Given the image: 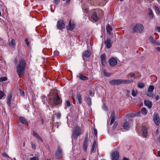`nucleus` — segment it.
<instances>
[{
  "instance_id": "f257e3e1",
  "label": "nucleus",
  "mask_w": 160,
  "mask_h": 160,
  "mask_svg": "<svg viewBox=\"0 0 160 160\" xmlns=\"http://www.w3.org/2000/svg\"><path fill=\"white\" fill-rule=\"evenodd\" d=\"M26 65V63L25 60L22 59L17 66V72L19 78H21L22 75L24 73Z\"/></svg>"
},
{
  "instance_id": "f03ea898",
  "label": "nucleus",
  "mask_w": 160,
  "mask_h": 160,
  "mask_svg": "<svg viewBox=\"0 0 160 160\" xmlns=\"http://www.w3.org/2000/svg\"><path fill=\"white\" fill-rule=\"evenodd\" d=\"M81 133V128L79 126L76 127L72 135V138L74 140L77 139L78 136Z\"/></svg>"
},
{
  "instance_id": "7ed1b4c3",
  "label": "nucleus",
  "mask_w": 160,
  "mask_h": 160,
  "mask_svg": "<svg viewBox=\"0 0 160 160\" xmlns=\"http://www.w3.org/2000/svg\"><path fill=\"white\" fill-rule=\"evenodd\" d=\"M144 29L142 24L140 23L137 24L134 27L133 30L135 32H141Z\"/></svg>"
},
{
  "instance_id": "20e7f679",
  "label": "nucleus",
  "mask_w": 160,
  "mask_h": 160,
  "mask_svg": "<svg viewBox=\"0 0 160 160\" xmlns=\"http://www.w3.org/2000/svg\"><path fill=\"white\" fill-rule=\"evenodd\" d=\"M132 121L131 119H129L128 121L125 122L123 124V128L126 130H128L132 124Z\"/></svg>"
},
{
  "instance_id": "39448f33",
  "label": "nucleus",
  "mask_w": 160,
  "mask_h": 160,
  "mask_svg": "<svg viewBox=\"0 0 160 160\" xmlns=\"http://www.w3.org/2000/svg\"><path fill=\"white\" fill-rule=\"evenodd\" d=\"M57 26L58 29L61 30L64 28L65 24L63 21L62 20L60 19L58 22Z\"/></svg>"
},
{
  "instance_id": "423d86ee",
  "label": "nucleus",
  "mask_w": 160,
  "mask_h": 160,
  "mask_svg": "<svg viewBox=\"0 0 160 160\" xmlns=\"http://www.w3.org/2000/svg\"><path fill=\"white\" fill-rule=\"evenodd\" d=\"M112 160H118L119 157V153L117 151L112 152L111 154Z\"/></svg>"
},
{
  "instance_id": "0eeeda50",
  "label": "nucleus",
  "mask_w": 160,
  "mask_h": 160,
  "mask_svg": "<svg viewBox=\"0 0 160 160\" xmlns=\"http://www.w3.org/2000/svg\"><path fill=\"white\" fill-rule=\"evenodd\" d=\"M153 120L156 125H158L160 123V118L158 114L155 112L153 115Z\"/></svg>"
},
{
  "instance_id": "6e6552de",
  "label": "nucleus",
  "mask_w": 160,
  "mask_h": 160,
  "mask_svg": "<svg viewBox=\"0 0 160 160\" xmlns=\"http://www.w3.org/2000/svg\"><path fill=\"white\" fill-rule=\"evenodd\" d=\"M109 62V65L111 67H114L117 64V61L116 59L114 58L110 59Z\"/></svg>"
},
{
  "instance_id": "1a4fd4ad",
  "label": "nucleus",
  "mask_w": 160,
  "mask_h": 160,
  "mask_svg": "<svg viewBox=\"0 0 160 160\" xmlns=\"http://www.w3.org/2000/svg\"><path fill=\"white\" fill-rule=\"evenodd\" d=\"M75 26V25L74 22L70 20L68 25L67 26V28L68 30L72 31L74 28Z\"/></svg>"
},
{
  "instance_id": "9d476101",
  "label": "nucleus",
  "mask_w": 160,
  "mask_h": 160,
  "mask_svg": "<svg viewBox=\"0 0 160 160\" xmlns=\"http://www.w3.org/2000/svg\"><path fill=\"white\" fill-rule=\"evenodd\" d=\"M110 84L112 85H117L121 84V79H113L110 82Z\"/></svg>"
},
{
  "instance_id": "9b49d317",
  "label": "nucleus",
  "mask_w": 160,
  "mask_h": 160,
  "mask_svg": "<svg viewBox=\"0 0 160 160\" xmlns=\"http://www.w3.org/2000/svg\"><path fill=\"white\" fill-rule=\"evenodd\" d=\"M55 156L57 158H61L62 157V151L59 147H58L55 153Z\"/></svg>"
},
{
  "instance_id": "f8f14e48",
  "label": "nucleus",
  "mask_w": 160,
  "mask_h": 160,
  "mask_svg": "<svg viewBox=\"0 0 160 160\" xmlns=\"http://www.w3.org/2000/svg\"><path fill=\"white\" fill-rule=\"evenodd\" d=\"M60 101V98H59L58 94H56L54 96L53 98V103L55 105H57L58 104Z\"/></svg>"
},
{
  "instance_id": "ddd939ff",
  "label": "nucleus",
  "mask_w": 160,
  "mask_h": 160,
  "mask_svg": "<svg viewBox=\"0 0 160 160\" xmlns=\"http://www.w3.org/2000/svg\"><path fill=\"white\" fill-rule=\"evenodd\" d=\"M144 104L147 106L148 108L150 109L152 107V102L148 100H145L144 102Z\"/></svg>"
},
{
  "instance_id": "4468645a",
  "label": "nucleus",
  "mask_w": 160,
  "mask_h": 160,
  "mask_svg": "<svg viewBox=\"0 0 160 160\" xmlns=\"http://www.w3.org/2000/svg\"><path fill=\"white\" fill-rule=\"evenodd\" d=\"M142 135L144 138H146L147 135V128L146 127H142Z\"/></svg>"
},
{
  "instance_id": "2eb2a0df",
  "label": "nucleus",
  "mask_w": 160,
  "mask_h": 160,
  "mask_svg": "<svg viewBox=\"0 0 160 160\" xmlns=\"http://www.w3.org/2000/svg\"><path fill=\"white\" fill-rule=\"evenodd\" d=\"M133 81L132 79H121L122 84H128L132 83Z\"/></svg>"
},
{
  "instance_id": "dca6fc26",
  "label": "nucleus",
  "mask_w": 160,
  "mask_h": 160,
  "mask_svg": "<svg viewBox=\"0 0 160 160\" xmlns=\"http://www.w3.org/2000/svg\"><path fill=\"white\" fill-rule=\"evenodd\" d=\"M12 98V95L11 94L8 95L7 98V103L9 106H11Z\"/></svg>"
},
{
  "instance_id": "f3484780",
  "label": "nucleus",
  "mask_w": 160,
  "mask_h": 160,
  "mask_svg": "<svg viewBox=\"0 0 160 160\" xmlns=\"http://www.w3.org/2000/svg\"><path fill=\"white\" fill-rule=\"evenodd\" d=\"M92 18L95 21H97L99 18V17L97 16L96 12H94L91 16Z\"/></svg>"
},
{
  "instance_id": "a211bd4d",
  "label": "nucleus",
  "mask_w": 160,
  "mask_h": 160,
  "mask_svg": "<svg viewBox=\"0 0 160 160\" xmlns=\"http://www.w3.org/2000/svg\"><path fill=\"white\" fill-rule=\"evenodd\" d=\"M110 42V40L109 39H107V40L105 42V44L107 48H109L111 47V44Z\"/></svg>"
},
{
  "instance_id": "6ab92c4d",
  "label": "nucleus",
  "mask_w": 160,
  "mask_h": 160,
  "mask_svg": "<svg viewBox=\"0 0 160 160\" xmlns=\"http://www.w3.org/2000/svg\"><path fill=\"white\" fill-rule=\"evenodd\" d=\"M96 147V141H95L93 143L91 150V153H92L95 152Z\"/></svg>"
},
{
  "instance_id": "aec40b11",
  "label": "nucleus",
  "mask_w": 160,
  "mask_h": 160,
  "mask_svg": "<svg viewBox=\"0 0 160 160\" xmlns=\"http://www.w3.org/2000/svg\"><path fill=\"white\" fill-rule=\"evenodd\" d=\"M90 52L89 51L87 50L83 52V58H84V57H88L90 56Z\"/></svg>"
},
{
  "instance_id": "412c9836",
  "label": "nucleus",
  "mask_w": 160,
  "mask_h": 160,
  "mask_svg": "<svg viewBox=\"0 0 160 160\" xmlns=\"http://www.w3.org/2000/svg\"><path fill=\"white\" fill-rule=\"evenodd\" d=\"M19 120L21 123L24 124H26V120L25 118L22 117H19Z\"/></svg>"
},
{
  "instance_id": "4be33fe9",
  "label": "nucleus",
  "mask_w": 160,
  "mask_h": 160,
  "mask_svg": "<svg viewBox=\"0 0 160 160\" xmlns=\"http://www.w3.org/2000/svg\"><path fill=\"white\" fill-rule=\"evenodd\" d=\"M33 135L36 138L39 139L42 142H43V140L42 138L40 137L39 135L35 131L33 132Z\"/></svg>"
},
{
  "instance_id": "5701e85b",
  "label": "nucleus",
  "mask_w": 160,
  "mask_h": 160,
  "mask_svg": "<svg viewBox=\"0 0 160 160\" xmlns=\"http://www.w3.org/2000/svg\"><path fill=\"white\" fill-rule=\"evenodd\" d=\"M111 121L110 125H112L115 121V114L114 113H112L111 116Z\"/></svg>"
},
{
  "instance_id": "b1692460",
  "label": "nucleus",
  "mask_w": 160,
  "mask_h": 160,
  "mask_svg": "<svg viewBox=\"0 0 160 160\" xmlns=\"http://www.w3.org/2000/svg\"><path fill=\"white\" fill-rule=\"evenodd\" d=\"M79 78L80 79L83 80H86L88 79V77L85 76L82 74H79Z\"/></svg>"
},
{
  "instance_id": "393cba45",
  "label": "nucleus",
  "mask_w": 160,
  "mask_h": 160,
  "mask_svg": "<svg viewBox=\"0 0 160 160\" xmlns=\"http://www.w3.org/2000/svg\"><path fill=\"white\" fill-rule=\"evenodd\" d=\"M112 28L110 27L109 25L108 24L106 26V30L107 32L109 34H110L111 31H112Z\"/></svg>"
},
{
  "instance_id": "a878e982",
  "label": "nucleus",
  "mask_w": 160,
  "mask_h": 160,
  "mask_svg": "<svg viewBox=\"0 0 160 160\" xmlns=\"http://www.w3.org/2000/svg\"><path fill=\"white\" fill-rule=\"evenodd\" d=\"M76 98L78 100L79 104H80L82 102V98L81 94L80 93L77 94Z\"/></svg>"
},
{
  "instance_id": "bb28decb",
  "label": "nucleus",
  "mask_w": 160,
  "mask_h": 160,
  "mask_svg": "<svg viewBox=\"0 0 160 160\" xmlns=\"http://www.w3.org/2000/svg\"><path fill=\"white\" fill-rule=\"evenodd\" d=\"M141 112L143 115H145L147 113V111L145 108H142L141 110Z\"/></svg>"
},
{
  "instance_id": "cd10ccee",
  "label": "nucleus",
  "mask_w": 160,
  "mask_h": 160,
  "mask_svg": "<svg viewBox=\"0 0 160 160\" xmlns=\"http://www.w3.org/2000/svg\"><path fill=\"white\" fill-rule=\"evenodd\" d=\"M148 14L149 17L151 18H152L153 17V13L152 10L150 8L148 9Z\"/></svg>"
},
{
  "instance_id": "c85d7f7f",
  "label": "nucleus",
  "mask_w": 160,
  "mask_h": 160,
  "mask_svg": "<svg viewBox=\"0 0 160 160\" xmlns=\"http://www.w3.org/2000/svg\"><path fill=\"white\" fill-rule=\"evenodd\" d=\"M104 75L107 77H108L111 75V74L108 72H107L106 70H104L103 72Z\"/></svg>"
},
{
  "instance_id": "c756f323",
  "label": "nucleus",
  "mask_w": 160,
  "mask_h": 160,
  "mask_svg": "<svg viewBox=\"0 0 160 160\" xmlns=\"http://www.w3.org/2000/svg\"><path fill=\"white\" fill-rule=\"evenodd\" d=\"M86 102L88 105H91L92 104L91 99L89 97L87 98Z\"/></svg>"
},
{
  "instance_id": "7c9ffc66",
  "label": "nucleus",
  "mask_w": 160,
  "mask_h": 160,
  "mask_svg": "<svg viewBox=\"0 0 160 160\" xmlns=\"http://www.w3.org/2000/svg\"><path fill=\"white\" fill-rule=\"evenodd\" d=\"M154 87L153 86L150 85L148 89V92H151L154 90Z\"/></svg>"
},
{
  "instance_id": "2f4dec72",
  "label": "nucleus",
  "mask_w": 160,
  "mask_h": 160,
  "mask_svg": "<svg viewBox=\"0 0 160 160\" xmlns=\"http://www.w3.org/2000/svg\"><path fill=\"white\" fill-rule=\"evenodd\" d=\"M9 44L10 45L12 46L13 47H14L16 45L15 40L13 39H12L11 42H9Z\"/></svg>"
},
{
  "instance_id": "473e14b6",
  "label": "nucleus",
  "mask_w": 160,
  "mask_h": 160,
  "mask_svg": "<svg viewBox=\"0 0 160 160\" xmlns=\"http://www.w3.org/2000/svg\"><path fill=\"white\" fill-rule=\"evenodd\" d=\"M88 143H83L82 148L84 151L86 152L87 151V148Z\"/></svg>"
},
{
  "instance_id": "72a5a7b5",
  "label": "nucleus",
  "mask_w": 160,
  "mask_h": 160,
  "mask_svg": "<svg viewBox=\"0 0 160 160\" xmlns=\"http://www.w3.org/2000/svg\"><path fill=\"white\" fill-rule=\"evenodd\" d=\"M145 86L144 84L142 82H139L138 84V87L139 88H142Z\"/></svg>"
},
{
  "instance_id": "f704fd0d",
  "label": "nucleus",
  "mask_w": 160,
  "mask_h": 160,
  "mask_svg": "<svg viewBox=\"0 0 160 160\" xmlns=\"http://www.w3.org/2000/svg\"><path fill=\"white\" fill-rule=\"evenodd\" d=\"M149 39L150 42L152 44L154 43V42L156 41L155 40H154V39L152 36H150L149 37Z\"/></svg>"
},
{
  "instance_id": "c9c22d12",
  "label": "nucleus",
  "mask_w": 160,
  "mask_h": 160,
  "mask_svg": "<svg viewBox=\"0 0 160 160\" xmlns=\"http://www.w3.org/2000/svg\"><path fill=\"white\" fill-rule=\"evenodd\" d=\"M7 80V78L6 77H3L0 78V82L5 81Z\"/></svg>"
},
{
  "instance_id": "e433bc0d",
  "label": "nucleus",
  "mask_w": 160,
  "mask_h": 160,
  "mask_svg": "<svg viewBox=\"0 0 160 160\" xmlns=\"http://www.w3.org/2000/svg\"><path fill=\"white\" fill-rule=\"evenodd\" d=\"M5 95L3 92L2 91H0V99H1Z\"/></svg>"
},
{
  "instance_id": "4c0bfd02",
  "label": "nucleus",
  "mask_w": 160,
  "mask_h": 160,
  "mask_svg": "<svg viewBox=\"0 0 160 160\" xmlns=\"http://www.w3.org/2000/svg\"><path fill=\"white\" fill-rule=\"evenodd\" d=\"M137 92L133 89L132 92V95L133 97H135L136 96Z\"/></svg>"
},
{
  "instance_id": "58836bf2",
  "label": "nucleus",
  "mask_w": 160,
  "mask_h": 160,
  "mask_svg": "<svg viewBox=\"0 0 160 160\" xmlns=\"http://www.w3.org/2000/svg\"><path fill=\"white\" fill-rule=\"evenodd\" d=\"M101 60H105L106 58V55L105 54H102L101 56Z\"/></svg>"
},
{
  "instance_id": "ea45409f",
  "label": "nucleus",
  "mask_w": 160,
  "mask_h": 160,
  "mask_svg": "<svg viewBox=\"0 0 160 160\" xmlns=\"http://www.w3.org/2000/svg\"><path fill=\"white\" fill-rule=\"evenodd\" d=\"M65 105L67 107H69L71 105L70 102L69 101H67L65 102Z\"/></svg>"
},
{
  "instance_id": "a19ab883",
  "label": "nucleus",
  "mask_w": 160,
  "mask_h": 160,
  "mask_svg": "<svg viewBox=\"0 0 160 160\" xmlns=\"http://www.w3.org/2000/svg\"><path fill=\"white\" fill-rule=\"evenodd\" d=\"M31 144L32 146V148L33 149H35L36 148V146L35 144L34 143L32 142H31Z\"/></svg>"
},
{
  "instance_id": "79ce46f5",
  "label": "nucleus",
  "mask_w": 160,
  "mask_h": 160,
  "mask_svg": "<svg viewBox=\"0 0 160 160\" xmlns=\"http://www.w3.org/2000/svg\"><path fill=\"white\" fill-rule=\"evenodd\" d=\"M54 55L55 56H57L59 55V52L58 51H55L54 52Z\"/></svg>"
},
{
  "instance_id": "37998d69",
  "label": "nucleus",
  "mask_w": 160,
  "mask_h": 160,
  "mask_svg": "<svg viewBox=\"0 0 160 160\" xmlns=\"http://www.w3.org/2000/svg\"><path fill=\"white\" fill-rule=\"evenodd\" d=\"M19 91H20V93L21 95L22 96H24V92L21 89H19Z\"/></svg>"
},
{
  "instance_id": "c03bdc74",
  "label": "nucleus",
  "mask_w": 160,
  "mask_h": 160,
  "mask_svg": "<svg viewBox=\"0 0 160 160\" xmlns=\"http://www.w3.org/2000/svg\"><path fill=\"white\" fill-rule=\"evenodd\" d=\"M88 135H86L85 138L84 140L83 143H88Z\"/></svg>"
},
{
  "instance_id": "a18cd8bd",
  "label": "nucleus",
  "mask_w": 160,
  "mask_h": 160,
  "mask_svg": "<svg viewBox=\"0 0 160 160\" xmlns=\"http://www.w3.org/2000/svg\"><path fill=\"white\" fill-rule=\"evenodd\" d=\"M29 160H38V157H34L31 158Z\"/></svg>"
},
{
  "instance_id": "49530a36",
  "label": "nucleus",
  "mask_w": 160,
  "mask_h": 160,
  "mask_svg": "<svg viewBox=\"0 0 160 160\" xmlns=\"http://www.w3.org/2000/svg\"><path fill=\"white\" fill-rule=\"evenodd\" d=\"M60 0H54V3L56 5H58L60 2Z\"/></svg>"
},
{
  "instance_id": "de8ad7c7",
  "label": "nucleus",
  "mask_w": 160,
  "mask_h": 160,
  "mask_svg": "<svg viewBox=\"0 0 160 160\" xmlns=\"http://www.w3.org/2000/svg\"><path fill=\"white\" fill-rule=\"evenodd\" d=\"M102 109L105 111H106L107 110V107H106L105 104H103L102 106Z\"/></svg>"
},
{
  "instance_id": "09e8293b",
  "label": "nucleus",
  "mask_w": 160,
  "mask_h": 160,
  "mask_svg": "<svg viewBox=\"0 0 160 160\" xmlns=\"http://www.w3.org/2000/svg\"><path fill=\"white\" fill-rule=\"evenodd\" d=\"M147 95L150 97H152V94L151 93V92H149L147 93Z\"/></svg>"
},
{
  "instance_id": "8fccbe9b",
  "label": "nucleus",
  "mask_w": 160,
  "mask_h": 160,
  "mask_svg": "<svg viewBox=\"0 0 160 160\" xmlns=\"http://www.w3.org/2000/svg\"><path fill=\"white\" fill-rule=\"evenodd\" d=\"M141 115V112H138L137 113H135V116H136V117L138 116L139 117Z\"/></svg>"
},
{
  "instance_id": "3c124183",
  "label": "nucleus",
  "mask_w": 160,
  "mask_h": 160,
  "mask_svg": "<svg viewBox=\"0 0 160 160\" xmlns=\"http://www.w3.org/2000/svg\"><path fill=\"white\" fill-rule=\"evenodd\" d=\"M93 131L95 136H97V130L95 128H93Z\"/></svg>"
},
{
  "instance_id": "603ef678",
  "label": "nucleus",
  "mask_w": 160,
  "mask_h": 160,
  "mask_svg": "<svg viewBox=\"0 0 160 160\" xmlns=\"http://www.w3.org/2000/svg\"><path fill=\"white\" fill-rule=\"evenodd\" d=\"M153 44L156 45L158 46H160V43L159 42H158L156 41H155L154 43H153Z\"/></svg>"
},
{
  "instance_id": "864d4df0",
  "label": "nucleus",
  "mask_w": 160,
  "mask_h": 160,
  "mask_svg": "<svg viewBox=\"0 0 160 160\" xmlns=\"http://www.w3.org/2000/svg\"><path fill=\"white\" fill-rule=\"evenodd\" d=\"M156 29L157 30L158 32H160V27H157L156 28Z\"/></svg>"
},
{
  "instance_id": "5fc2aeb1",
  "label": "nucleus",
  "mask_w": 160,
  "mask_h": 160,
  "mask_svg": "<svg viewBox=\"0 0 160 160\" xmlns=\"http://www.w3.org/2000/svg\"><path fill=\"white\" fill-rule=\"evenodd\" d=\"M101 61L102 65H104V64L105 63V60H101Z\"/></svg>"
},
{
  "instance_id": "6e6d98bb",
  "label": "nucleus",
  "mask_w": 160,
  "mask_h": 160,
  "mask_svg": "<svg viewBox=\"0 0 160 160\" xmlns=\"http://www.w3.org/2000/svg\"><path fill=\"white\" fill-rule=\"evenodd\" d=\"M129 75L131 77H134L135 76V74L133 73H131L129 74Z\"/></svg>"
},
{
  "instance_id": "4d7b16f0",
  "label": "nucleus",
  "mask_w": 160,
  "mask_h": 160,
  "mask_svg": "<svg viewBox=\"0 0 160 160\" xmlns=\"http://www.w3.org/2000/svg\"><path fill=\"white\" fill-rule=\"evenodd\" d=\"M155 9L158 12H159V8L157 7V6H155Z\"/></svg>"
},
{
  "instance_id": "13d9d810",
  "label": "nucleus",
  "mask_w": 160,
  "mask_h": 160,
  "mask_svg": "<svg viewBox=\"0 0 160 160\" xmlns=\"http://www.w3.org/2000/svg\"><path fill=\"white\" fill-rule=\"evenodd\" d=\"M156 49L158 52L160 51V48L159 47H157L156 48Z\"/></svg>"
},
{
  "instance_id": "bf43d9fd",
  "label": "nucleus",
  "mask_w": 160,
  "mask_h": 160,
  "mask_svg": "<svg viewBox=\"0 0 160 160\" xmlns=\"http://www.w3.org/2000/svg\"><path fill=\"white\" fill-rule=\"evenodd\" d=\"M25 41L26 42V44L27 45H29V42H28V40L27 39H25Z\"/></svg>"
},
{
  "instance_id": "052dcab7",
  "label": "nucleus",
  "mask_w": 160,
  "mask_h": 160,
  "mask_svg": "<svg viewBox=\"0 0 160 160\" xmlns=\"http://www.w3.org/2000/svg\"><path fill=\"white\" fill-rule=\"evenodd\" d=\"M131 117H136V116H135V113H132L131 115Z\"/></svg>"
},
{
  "instance_id": "680f3d73",
  "label": "nucleus",
  "mask_w": 160,
  "mask_h": 160,
  "mask_svg": "<svg viewBox=\"0 0 160 160\" xmlns=\"http://www.w3.org/2000/svg\"><path fill=\"white\" fill-rule=\"evenodd\" d=\"M57 117L58 118H59L60 117V113H58L57 115Z\"/></svg>"
},
{
  "instance_id": "e2e57ef3",
  "label": "nucleus",
  "mask_w": 160,
  "mask_h": 160,
  "mask_svg": "<svg viewBox=\"0 0 160 160\" xmlns=\"http://www.w3.org/2000/svg\"><path fill=\"white\" fill-rule=\"evenodd\" d=\"M89 94L91 95H92V92L91 90H89Z\"/></svg>"
},
{
  "instance_id": "0e129e2a",
  "label": "nucleus",
  "mask_w": 160,
  "mask_h": 160,
  "mask_svg": "<svg viewBox=\"0 0 160 160\" xmlns=\"http://www.w3.org/2000/svg\"><path fill=\"white\" fill-rule=\"evenodd\" d=\"M2 155L4 157H7V155L6 153H3L2 154Z\"/></svg>"
},
{
  "instance_id": "69168bd1",
  "label": "nucleus",
  "mask_w": 160,
  "mask_h": 160,
  "mask_svg": "<svg viewBox=\"0 0 160 160\" xmlns=\"http://www.w3.org/2000/svg\"><path fill=\"white\" fill-rule=\"evenodd\" d=\"M158 157H160V151L158 152Z\"/></svg>"
},
{
  "instance_id": "338daca9",
  "label": "nucleus",
  "mask_w": 160,
  "mask_h": 160,
  "mask_svg": "<svg viewBox=\"0 0 160 160\" xmlns=\"http://www.w3.org/2000/svg\"><path fill=\"white\" fill-rule=\"evenodd\" d=\"M123 160H128V159L126 158H124Z\"/></svg>"
},
{
  "instance_id": "774afa93",
  "label": "nucleus",
  "mask_w": 160,
  "mask_h": 160,
  "mask_svg": "<svg viewBox=\"0 0 160 160\" xmlns=\"http://www.w3.org/2000/svg\"><path fill=\"white\" fill-rule=\"evenodd\" d=\"M126 93H127V95H128L129 92L128 90H126Z\"/></svg>"
}]
</instances>
